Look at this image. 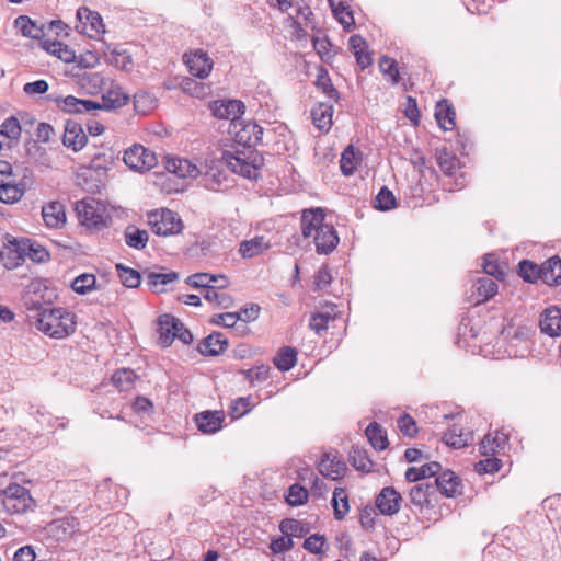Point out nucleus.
<instances>
[{
  "instance_id": "27",
  "label": "nucleus",
  "mask_w": 561,
  "mask_h": 561,
  "mask_svg": "<svg viewBox=\"0 0 561 561\" xmlns=\"http://www.w3.org/2000/svg\"><path fill=\"white\" fill-rule=\"evenodd\" d=\"M497 284L490 277H480L471 287V301L480 305L488 301L497 293Z\"/></svg>"
},
{
  "instance_id": "56",
  "label": "nucleus",
  "mask_w": 561,
  "mask_h": 561,
  "mask_svg": "<svg viewBox=\"0 0 561 561\" xmlns=\"http://www.w3.org/2000/svg\"><path fill=\"white\" fill-rule=\"evenodd\" d=\"M309 492L300 483L291 484L285 494V501L289 506H301L308 502Z\"/></svg>"
},
{
  "instance_id": "47",
  "label": "nucleus",
  "mask_w": 561,
  "mask_h": 561,
  "mask_svg": "<svg viewBox=\"0 0 561 561\" xmlns=\"http://www.w3.org/2000/svg\"><path fill=\"white\" fill-rule=\"evenodd\" d=\"M111 380L119 391H129L139 380V376L131 368H122L114 371Z\"/></svg>"
},
{
  "instance_id": "64",
  "label": "nucleus",
  "mask_w": 561,
  "mask_h": 561,
  "mask_svg": "<svg viewBox=\"0 0 561 561\" xmlns=\"http://www.w3.org/2000/svg\"><path fill=\"white\" fill-rule=\"evenodd\" d=\"M156 100L145 91H138L134 95V108L138 114L146 115L154 107Z\"/></svg>"
},
{
  "instance_id": "39",
  "label": "nucleus",
  "mask_w": 561,
  "mask_h": 561,
  "mask_svg": "<svg viewBox=\"0 0 561 561\" xmlns=\"http://www.w3.org/2000/svg\"><path fill=\"white\" fill-rule=\"evenodd\" d=\"M298 360V351L294 346H282L273 358L274 366L282 373L289 371Z\"/></svg>"
},
{
  "instance_id": "32",
  "label": "nucleus",
  "mask_w": 561,
  "mask_h": 561,
  "mask_svg": "<svg viewBox=\"0 0 561 561\" xmlns=\"http://www.w3.org/2000/svg\"><path fill=\"white\" fill-rule=\"evenodd\" d=\"M363 160V153L352 144L347 145L343 150L340 159L341 173L344 176H351L355 173Z\"/></svg>"
},
{
  "instance_id": "34",
  "label": "nucleus",
  "mask_w": 561,
  "mask_h": 561,
  "mask_svg": "<svg viewBox=\"0 0 561 561\" xmlns=\"http://www.w3.org/2000/svg\"><path fill=\"white\" fill-rule=\"evenodd\" d=\"M45 225L49 228H61L66 224L65 207L60 202H50L42 209Z\"/></svg>"
},
{
  "instance_id": "48",
  "label": "nucleus",
  "mask_w": 561,
  "mask_h": 561,
  "mask_svg": "<svg viewBox=\"0 0 561 561\" xmlns=\"http://www.w3.org/2000/svg\"><path fill=\"white\" fill-rule=\"evenodd\" d=\"M279 530L282 534H288L291 539L304 538L310 533V526L299 519L284 518L279 523Z\"/></svg>"
},
{
  "instance_id": "38",
  "label": "nucleus",
  "mask_w": 561,
  "mask_h": 561,
  "mask_svg": "<svg viewBox=\"0 0 561 561\" xmlns=\"http://www.w3.org/2000/svg\"><path fill=\"white\" fill-rule=\"evenodd\" d=\"M333 16L343 26L345 32H352L355 27L354 13L351 8L344 2L339 1L336 4L333 0H329Z\"/></svg>"
},
{
  "instance_id": "16",
  "label": "nucleus",
  "mask_w": 561,
  "mask_h": 561,
  "mask_svg": "<svg viewBox=\"0 0 561 561\" xmlns=\"http://www.w3.org/2000/svg\"><path fill=\"white\" fill-rule=\"evenodd\" d=\"M193 420L203 434H215L222 428L225 413L221 410H206L196 413Z\"/></svg>"
},
{
  "instance_id": "33",
  "label": "nucleus",
  "mask_w": 561,
  "mask_h": 561,
  "mask_svg": "<svg viewBox=\"0 0 561 561\" xmlns=\"http://www.w3.org/2000/svg\"><path fill=\"white\" fill-rule=\"evenodd\" d=\"M442 463L438 461H428L421 467H409L405 470L404 478L408 482H420L427 478H436L442 471Z\"/></svg>"
},
{
  "instance_id": "3",
  "label": "nucleus",
  "mask_w": 561,
  "mask_h": 561,
  "mask_svg": "<svg viewBox=\"0 0 561 561\" xmlns=\"http://www.w3.org/2000/svg\"><path fill=\"white\" fill-rule=\"evenodd\" d=\"M0 501L4 510L11 515L33 511L36 506L30 490L15 482L10 483L0 493Z\"/></svg>"
},
{
  "instance_id": "21",
  "label": "nucleus",
  "mask_w": 561,
  "mask_h": 561,
  "mask_svg": "<svg viewBox=\"0 0 561 561\" xmlns=\"http://www.w3.org/2000/svg\"><path fill=\"white\" fill-rule=\"evenodd\" d=\"M228 346L229 341L224 333L214 331L198 343L197 351L205 357H215L224 354Z\"/></svg>"
},
{
  "instance_id": "54",
  "label": "nucleus",
  "mask_w": 561,
  "mask_h": 561,
  "mask_svg": "<svg viewBox=\"0 0 561 561\" xmlns=\"http://www.w3.org/2000/svg\"><path fill=\"white\" fill-rule=\"evenodd\" d=\"M99 288L96 276L90 273L80 274L71 283V289L78 295H85Z\"/></svg>"
},
{
  "instance_id": "30",
  "label": "nucleus",
  "mask_w": 561,
  "mask_h": 561,
  "mask_svg": "<svg viewBox=\"0 0 561 561\" xmlns=\"http://www.w3.org/2000/svg\"><path fill=\"white\" fill-rule=\"evenodd\" d=\"M542 282L549 287L561 285V257L556 254L541 263Z\"/></svg>"
},
{
  "instance_id": "12",
  "label": "nucleus",
  "mask_w": 561,
  "mask_h": 561,
  "mask_svg": "<svg viewBox=\"0 0 561 561\" xmlns=\"http://www.w3.org/2000/svg\"><path fill=\"white\" fill-rule=\"evenodd\" d=\"M318 470L324 478L342 480L347 471L346 462L340 457L337 450L324 453L318 463Z\"/></svg>"
},
{
  "instance_id": "8",
  "label": "nucleus",
  "mask_w": 561,
  "mask_h": 561,
  "mask_svg": "<svg viewBox=\"0 0 561 561\" xmlns=\"http://www.w3.org/2000/svg\"><path fill=\"white\" fill-rule=\"evenodd\" d=\"M45 100L55 102L60 111L71 114L93 113L100 110V102L79 99L73 95L62 96L48 94L45 96Z\"/></svg>"
},
{
  "instance_id": "1",
  "label": "nucleus",
  "mask_w": 561,
  "mask_h": 561,
  "mask_svg": "<svg viewBox=\"0 0 561 561\" xmlns=\"http://www.w3.org/2000/svg\"><path fill=\"white\" fill-rule=\"evenodd\" d=\"M28 310L37 311L36 327L54 339H62L76 330V314L65 308H45L39 300H25Z\"/></svg>"
},
{
  "instance_id": "58",
  "label": "nucleus",
  "mask_w": 561,
  "mask_h": 561,
  "mask_svg": "<svg viewBox=\"0 0 561 561\" xmlns=\"http://www.w3.org/2000/svg\"><path fill=\"white\" fill-rule=\"evenodd\" d=\"M483 271L489 276L494 277L496 280H504L505 271L501 265L499 257L495 253H486L483 257Z\"/></svg>"
},
{
  "instance_id": "41",
  "label": "nucleus",
  "mask_w": 561,
  "mask_h": 561,
  "mask_svg": "<svg viewBox=\"0 0 561 561\" xmlns=\"http://www.w3.org/2000/svg\"><path fill=\"white\" fill-rule=\"evenodd\" d=\"M436 161L442 172L447 176H454L460 168V161L448 148L436 149Z\"/></svg>"
},
{
  "instance_id": "25",
  "label": "nucleus",
  "mask_w": 561,
  "mask_h": 561,
  "mask_svg": "<svg viewBox=\"0 0 561 561\" xmlns=\"http://www.w3.org/2000/svg\"><path fill=\"white\" fill-rule=\"evenodd\" d=\"M333 104L327 102H317L310 112L314 127L322 133H329L333 125Z\"/></svg>"
},
{
  "instance_id": "5",
  "label": "nucleus",
  "mask_w": 561,
  "mask_h": 561,
  "mask_svg": "<svg viewBox=\"0 0 561 561\" xmlns=\"http://www.w3.org/2000/svg\"><path fill=\"white\" fill-rule=\"evenodd\" d=\"M211 115L218 119H230V127L238 128V121L245 113V104L238 99H224L209 102Z\"/></svg>"
},
{
  "instance_id": "26",
  "label": "nucleus",
  "mask_w": 561,
  "mask_h": 561,
  "mask_svg": "<svg viewBox=\"0 0 561 561\" xmlns=\"http://www.w3.org/2000/svg\"><path fill=\"white\" fill-rule=\"evenodd\" d=\"M539 327L542 333L556 337L561 335V308L551 306L541 313Z\"/></svg>"
},
{
  "instance_id": "44",
  "label": "nucleus",
  "mask_w": 561,
  "mask_h": 561,
  "mask_svg": "<svg viewBox=\"0 0 561 561\" xmlns=\"http://www.w3.org/2000/svg\"><path fill=\"white\" fill-rule=\"evenodd\" d=\"M129 102V95H127L122 88L111 89L106 93L102 94V103H100V110L114 111L125 106Z\"/></svg>"
},
{
  "instance_id": "14",
  "label": "nucleus",
  "mask_w": 561,
  "mask_h": 561,
  "mask_svg": "<svg viewBox=\"0 0 561 561\" xmlns=\"http://www.w3.org/2000/svg\"><path fill=\"white\" fill-rule=\"evenodd\" d=\"M88 136L83 130L80 123L73 119H67L65 123V130L61 137V142L73 152H79L88 144Z\"/></svg>"
},
{
  "instance_id": "13",
  "label": "nucleus",
  "mask_w": 561,
  "mask_h": 561,
  "mask_svg": "<svg viewBox=\"0 0 561 561\" xmlns=\"http://www.w3.org/2000/svg\"><path fill=\"white\" fill-rule=\"evenodd\" d=\"M402 500L401 493L396 488L385 486L377 494L375 506L381 515L393 516L400 511Z\"/></svg>"
},
{
  "instance_id": "17",
  "label": "nucleus",
  "mask_w": 561,
  "mask_h": 561,
  "mask_svg": "<svg viewBox=\"0 0 561 561\" xmlns=\"http://www.w3.org/2000/svg\"><path fill=\"white\" fill-rule=\"evenodd\" d=\"M409 497L410 502L420 510L434 508L438 501L432 482H421L412 486Z\"/></svg>"
},
{
  "instance_id": "18",
  "label": "nucleus",
  "mask_w": 561,
  "mask_h": 561,
  "mask_svg": "<svg viewBox=\"0 0 561 561\" xmlns=\"http://www.w3.org/2000/svg\"><path fill=\"white\" fill-rule=\"evenodd\" d=\"M184 58L192 76L199 79H205L209 76L214 61L207 53L202 49H197L190 54H185Z\"/></svg>"
},
{
  "instance_id": "28",
  "label": "nucleus",
  "mask_w": 561,
  "mask_h": 561,
  "mask_svg": "<svg viewBox=\"0 0 561 561\" xmlns=\"http://www.w3.org/2000/svg\"><path fill=\"white\" fill-rule=\"evenodd\" d=\"M164 168L168 172L179 178H196L199 174L198 168L187 159L167 156Z\"/></svg>"
},
{
  "instance_id": "2",
  "label": "nucleus",
  "mask_w": 561,
  "mask_h": 561,
  "mask_svg": "<svg viewBox=\"0 0 561 561\" xmlns=\"http://www.w3.org/2000/svg\"><path fill=\"white\" fill-rule=\"evenodd\" d=\"M75 211L80 225L92 232L101 231L112 222V216L106 206L94 197L77 201Z\"/></svg>"
},
{
  "instance_id": "53",
  "label": "nucleus",
  "mask_w": 561,
  "mask_h": 561,
  "mask_svg": "<svg viewBox=\"0 0 561 561\" xmlns=\"http://www.w3.org/2000/svg\"><path fill=\"white\" fill-rule=\"evenodd\" d=\"M398 207V202L392 191L383 185L374 199V208L379 211H389Z\"/></svg>"
},
{
  "instance_id": "46",
  "label": "nucleus",
  "mask_w": 561,
  "mask_h": 561,
  "mask_svg": "<svg viewBox=\"0 0 561 561\" xmlns=\"http://www.w3.org/2000/svg\"><path fill=\"white\" fill-rule=\"evenodd\" d=\"M125 242L129 248L136 250H142L147 247L149 241V233L136 227L135 225H128L124 231Z\"/></svg>"
},
{
  "instance_id": "20",
  "label": "nucleus",
  "mask_w": 561,
  "mask_h": 561,
  "mask_svg": "<svg viewBox=\"0 0 561 561\" xmlns=\"http://www.w3.org/2000/svg\"><path fill=\"white\" fill-rule=\"evenodd\" d=\"M325 210L322 207L304 209L300 218L301 234L305 239L310 238L325 224Z\"/></svg>"
},
{
  "instance_id": "29",
  "label": "nucleus",
  "mask_w": 561,
  "mask_h": 561,
  "mask_svg": "<svg viewBox=\"0 0 561 561\" xmlns=\"http://www.w3.org/2000/svg\"><path fill=\"white\" fill-rule=\"evenodd\" d=\"M434 116L442 129L453 130L456 127V111L447 99H442L436 103Z\"/></svg>"
},
{
  "instance_id": "36",
  "label": "nucleus",
  "mask_w": 561,
  "mask_h": 561,
  "mask_svg": "<svg viewBox=\"0 0 561 561\" xmlns=\"http://www.w3.org/2000/svg\"><path fill=\"white\" fill-rule=\"evenodd\" d=\"M21 242L25 249L24 259L28 257L32 262L37 264L47 263L50 260L49 251L38 241L21 237Z\"/></svg>"
},
{
  "instance_id": "37",
  "label": "nucleus",
  "mask_w": 561,
  "mask_h": 561,
  "mask_svg": "<svg viewBox=\"0 0 561 561\" xmlns=\"http://www.w3.org/2000/svg\"><path fill=\"white\" fill-rule=\"evenodd\" d=\"M14 26L20 28L21 34L27 38L42 39L45 36L46 25H37V22L28 15H19L14 20Z\"/></svg>"
},
{
  "instance_id": "63",
  "label": "nucleus",
  "mask_w": 561,
  "mask_h": 561,
  "mask_svg": "<svg viewBox=\"0 0 561 561\" xmlns=\"http://www.w3.org/2000/svg\"><path fill=\"white\" fill-rule=\"evenodd\" d=\"M22 133V126L15 116H10L0 125V135L11 140H18Z\"/></svg>"
},
{
  "instance_id": "7",
  "label": "nucleus",
  "mask_w": 561,
  "mask_h": 561,
  "mask_svg": "<svg viewBox=\"0 0 561 561\" xmlns=\"http://www.w3.org/2000/svg\"><path fill=\"white\" fill-rule=\"evenodd\" d=\"M24 251L21 237L7 233L0 249V263L9 271L20 267L25 262Z\"/></svg>"
},
{
  "instance_id": "45",
  "label": "nucleus",
  "mask_w": 561,
  "mask_h": 561,
  "mask_svg": "<svg viewBox=\"0 0 561 561\" xmlns=\"http://www.w3.org/2000/svg\"><path fill=\"white\" fill-rule=\"evenodd\" d=\"M180 278V274L175 271H170L168 273H158L149 271L147 273V285L154 293H163L164 288H160L159 286L169 285L172 282H175Z\"/></svg>"
},
{
  "instance_id": "9",
  "label": "nucleus",
  "mask_w": 561,
  "mask_h": 561,
  "mask_svg": "<svg viewBox=\"0 0 561 561\" xmlns=\"http://www.w3.org/2000/svg\"><path fill=\"white\" fill-rule=\"evenodd\" d=\"M221 160L231 172L239 174L248 180L257 181L261 176L260 164H256L255 161L250 162L247 159L240 157L239 152L233 153L231 151L225 150L222 152Z\"/></svg>"
},
{
  "instance_id": "50",
  "label": "nucleus",
  "mask_w": 561,
  "mask_h": 561,
  "mask_svg": "<svg viewBox=\"0 0 561 561\" xmlns=\"http://www.w3.org/2000/svg\"><path fill=\"white\" fill-rule=\"evenodd\" d=\"M76 18L80 23H83L84 25L89 23L91 30L95 31L96 33L105 32L103 19L101 14L96 11L90 10L87 7H80L77 10Z\"/></svg>"
},
{
  "instance_id": "62",
  "label": "nucleus",
  "mask_w": 561,
  "mask_h": 561,
  "mask_svg": "<svg viewBox=\"0 0 561 561\" xmlns=\"http://www.w3.org/2000/svg\"><path fill=\"white\" fill-rule=\"evenodd\" d=\"M23 197V188H19V185L13 183L0 184V202L3 204H14Z\"/></svg>"
},
{
  "instance_id": "43",
  "label": "nucleus",
  "mask_w": 561,
  "mask_h": 561,
  "mask_svg": "<svg viewBox=\"0 0 561 561\" xmlns=\"http://www.w3.org/2000/svg\"><path fill=\"white\" fill-rule=\"evenodd\" d=\"M365 435L374 449L381 451L388 448L387 432L381 424L375 421L369 423L365 430Z\"/></svg>"
},
{
  "instance_id": "40",
  "label": "nucleus",
  "mask_w": 561,
  "mask_h": 561,
  "mask_svg": "<svg viewBox=\"0 0 561 561\" xmlns=\"http://www.w3.org/2000/svg\"><path fill=\"white\" fill-rule=\"evenodd\" d=\"M541 272V264H537L529 259L520 260L516 266L518 277L528 284H536L538 280H542Z\"/></svg>"
},
{
  "instance_id": "49",
  "label": "nucleus",
  "mask_w": 561,
  "mask_h": 561,
  "mask_svg": "<svg viewBox=\"0 0 561 561\" xmlns=\"http://www.w3.org/2000/svg\"><path fill=\"white\" fill-rule=\"evenodd\" d=\"M115 270L121 279V283L130 289H136L141 285V273L133 267L126 266L123 263H116Z\"/></svg>"
},
{
  "instance_id": "6",
  "label": "nucleus",
  "mask_w": 561,
  "mask_h": 561,
  "mask_svg": "<svg viewBox=\"0 0 561 561\" xmlns=\"http://www.w3.org/2000/svg\"><path fill=\"white\" fill-rule=\"evenodd\" d=\"M123 159L130 170L138 172L150 171L158 163L156 153L140 144L126 149Z\"/></svg>"
},
{
  "instance_id": "22",
  "label": "nucleus",
  "mask_w": 561,
  "mask_h": 561,
  "mask_svg": "<svg viewBox=\"0 0 561 561\" xmlns=\"http://www.w3.org/2000/svg\"><path fill=\"white\" fill-rule=\"evenodd\" d=\"M158 322V332H159V344L161 347H169L176 335V328L181 325L180 319L175 318L172 314L164 313L157 319Z\"/></svg>"
},
{
  "instance_id": "4",
  "label": "nucleus",
  "mask_w": 561,
  "mask_h": 561,
  "mask_svg": "<svg viewBox=\"0 0 561 561\" xmlns=\"http://www.w3.org/2000/svg\"><path fill=\"white\" fill-rule=\"evenodd\" d=\"M148 221L152 232L157 236H174L181 233L184 229L183 220L179 214L169 208L156 209L148 213Z\"/></svg>"
},
{
  "instance_id": "61",
  "label": "nucleus",
  "mask_w": 561,
  "mask_h": 561,
  "mask_svg": "<svg viewBox=\"0 0 561 561\" xmlns=\"http://www.w3.org/2000/svg\"><path fill=\"white\" fill-rule=\"evenodd\" d=\"M218 289L219 288H216V287H208L207 290H205V293H202V296L204 297L205 300L209 301V302H215L216 306L220 307V308H224V309H228L232 306L233 304V298L232 296L228 295V294H220L218 293Z\"/></svg>"
},
{
  "instance_id": "59",
  "label": "nucleus",
  "mask_w": 561,
  "mask_h": 561,
  "mask_svg": "<svg viewBox=\"0 0 561 561\" xmlns=\"http://www.w3.org/2000/svg\"><path fill=\"white\" fill-rule=\"evenodd\" d=\"M83 88L89 89L90 94L99 93L104 85V77L100 72L75 75Z\"/></svg>"
},
{
  "instance_id": "35",
  "label": "nucleus",
  "mask_w": 561,
  "mask_h": 561,
  "mask_svg": "<svg viewBox=\"0 0 561 561\" xmlns=\"http://www.w3.org/2000/svg\"><path fill=\"white\" fill-rule=\"evenodd\" d=\"M472 439L473 433H463V430L457 424H453L448 427L442 437L443 443L454 449H460L468 446Z\"/></svg>"
},
{
  "instance_id": "51",
  "label": "nucleus",
  "mask_w": 561,
  "mask_h": 561,
  "mask_svg": "<svg viewBox=\"0 0 561 561\" xmlns=\"http://www.w3.org/2000/svg\"><path fill=\"white\" fill-rule=\"evenodd\" d=\"M333 515L336 520H343L350 512L348 496L344 488H335L331 500Z\"/></svg>"
},
{
  "instance_id": "42",
  "label": "nucleus",
  "mask_w": 561,
  "mask_h": 561,
  "mask_svg": "<svg viewBox=\"0 0 561 561\" xmlns=\"http://www.w3.org/2000/svg\"><path fill=\"white\" fill-rule=\"evenodd\" d=\"M348 461L359 472L369 473L374 471V461L370 459L367 450L359 446H352L348 453Z\"/></svg>"
},
{
  "instance_id": "57",
  "label": "nucleus",
  "mask_w": 561,
  "mask_h": 561,
  "mask_svg": "<svg viewBox=\"0 0 561 561\" xmlns=\"http://www.w3.org/2000/svg\"><path fill=\"white\" fill-rule=\"evenodd\" d=\"M379 69L385 76L388 77L392 85H396L400 82L401 77L396 59L387 55L381 56L379 59Z\"/></svg>"
},
{
  "instance_id": "15",
  "label": "nucleus",
  "mask_w": 561,
  "mask_h": 561,
  "mask_svg": "<svg viewBox=\"0 0 561 561\" xmlns=\"http://www.w3.org/2000/svg\"><path fill=\"white\" fill-rule=\"evenodd\" d=\"M80 522L75 516H65L54 519L47 527V534L57 541L71 538L79 530Z\"/></svg>"
},
{
  "instance_id": "31",
  "label": "nucleus",
  "mask_w": 561,
  "mask_h": 561,
  "mask_svg": "<svg viewBox=\"0 0 561 561\" xmlns=\"http://www.w3.org/2000/svg\"><path fill=\"white\" fill-rule=\"evenodd\" d=\"M314 87L330 101L337 103L341 100V93L332 83L328 69L322 65L318 66L317 68Z\"/></svg>"
},
{
  "instance_id": "24",
  "label": "nucleus",
  "mask_w": 561,
  "mask_h": 561,
  "mask_svg": "<svg viewBox=\"0 0 561 561\" xmlns=\"http://www.w3.org/2000/svg\"><path fill=\"white\" fill-rule=\"evenodd\" d=\"M368 47L367 41L359 34H354L348 39V48L362 70L370 67L374 62L373 53L368 50Z\"/></svg>"
},
{
  "instance_id": "23",
  "label": "nucleus",
  "mask_w": 561,
  "mask_h": 561,
  "mask_svg": "<svg viewBox=\"0 0 561 561\" xmlns=\"http://www.w3.org/2000/svg\"><path fill=\"white\" fill-rule=\"evenodd\" d=\"M368 47L367 41L359 34H354L348 39V48L362 70L370 67L374 62L373 53L368 50Z\"/></svg>"
},
{
  "instance_id": "60",
  "label": "nucleus",
  "mask_w": 561,
  "mask_h": 561,
  "mask_svg": "<svg viewBox=\"0 0 561 561\" xmlns=\"http://www.w3.org/2000/svg\"><path fill=\"white\" fill-rule=\"evenodd\" d=\"M295 546L294 540L288 536V534H282V536H273L271 538L268 549L272 554L278 557L279 554H284L285 552L290 551Z\"/></svg>"
},
{
  "instance_id": "55",
  "label": "nucleus",
  "mask_w": 561,
  "mask_h": 561,
  "mask_svg": "<svg viewBox=\"0 0 561 561\" xmlns=\"http://www.w3.org/2000/svg\"><path fill=\"white\" fill-rule=\"evenodd\" d=\"M302 548L309 553L319 554L322 557L329 550V543L324 535L312 534L305 538Z\"/></svg>"
},
{
  "instance_id": "52",
  "label": "nucleus",
  "mask_w": 561,
  "mask_h": 561,
  "mask_svg": "<svg viewBox=\"0 0 561 561\" xmlns=\"http://www.w3.org/2000/svg\"><path fill=\"white\" fill-rule=\"evenodd\" d=\"M270 249V244L264 241L263 236H256L251 240H244L240 243L239 252L244 259H251Z\"/></svg>"
},
{
  "instance_id": "11",
  "label": "nucleus",
  "mask_w": 561,
  "mask_h": 561,
  "mask_svg": "<svg viewBox=\"0 0 561 561\" xmlns=\"http://www.w3.org/2000/svg\"><path fill=\"white\" fill-rule=\"evenodd\" d=\"M432 484L436 495L439 493L443 496L450 499L462 494V480L451 469H442Z\"/></svg>"
},
{
  "instance_id": "10",
  "label": "nucleus",
  "mask_w": 561,
  "mask_h": 561,
  "mask_svg": "<svg viewBox=\"0 0 561 561\" xmlns=\"http://www.w3.org/2000/svg\"><path fill=\"white\" fill-rule=\"evenodd\" d=\"M264 129L255 121H238L234 129V141L245 148L263 145Z\"/></svg>"
},
{
  "instance_id": "19",
  "label": "nucleus",
  "mask_w": 561,
  "mask_h": 561,
  "mask_svg": "<svg viewBox=\"0 0 561 561\" xmlns=\"http://www.w3.org/2000/svg\"><path fill=\"white\" fill-rule=\"evenodd\" d=\"M316 252L318 254H331L339 245L340 237L336 229L331 224H324L313 239Z\"/></svg>"
}]
</instances>
